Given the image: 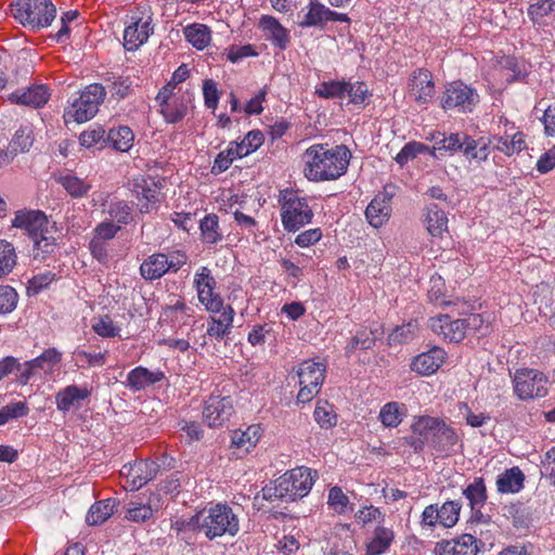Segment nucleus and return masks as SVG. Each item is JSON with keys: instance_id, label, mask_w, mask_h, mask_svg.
Returning <instances> with one entry per match:
<instances>
[{"instance_id": "obj_1", "label": "nucleus", "mask_w": 555, "mask_h": 555, "mask_svg": "<svg viewBox=\"0 0 555 555\" xmlns=\"http://www.w3.org/2000/svg\"><path fill=\"white\" fill-rule=\"evenodd\" d=\"M406 442L416 453L428 448L442 455H451L462 446L455 428L443 418L429 415L414 417Z\"/></svg>"}, {"instance_id": "obj_2", "label": "nucleus", "mask_w": 555, "mask_h": 555, "mask_svg": "<svg viewBox=\"0 0 555 555\" xmlns=\"http://www.w3.org/2000/svg\"><path fill=\"white\" fill-rule=\"evenodd\" d=\"M350 158L351 152L346 145L318 143L304 153L302 172L312 182L336 180L347 171Z\"/></svg>"}, {"instance_id": "obj_3", "label": "nucleus", "mask_w": 555, "mask_h": 555, "mask_svg": "<svg viewBox=\"0 0 555 555\" xmlns=\"http://www.w3.org/2000/svg\"><path fill=\"white\" fill-rule=\"evenodd\" d=\"M178 530H192L212 541L221 537L234 538L240 531L238 516L228 504L218 503L198 511L188 520L176 522Z\"/></svg>"}, {"instance_id": "obj_4", "label": "nucleus", "mask_w": 555, "mask_h": 555, "mask_svg": "<svg viewBox=\"0 0 555 555\" xmlns=\"http://www.w3.org/2000/svg\"><path fill=\"white\" fill-rule=\"evenodd\" d=\"M14 228L21 229L34 242V258L43 259L52 254L56 246L54 237V223L49 221L41 210L23 209L15 212L12 220Z\"/></svg>"}, {"instance_id": "obj_5", "label": "nucleus", "mask_w": 555, "mask_h": 555, "mask_svg": "<svg viewBox=\"0 0 555 555\" xmlns=\"http://www.w3.org/2000/svg\"><path fill=\"white\" fill-rule=\"evenodd\" d=\"M106 90L101 83H91L85 87L69 102L64 112L66 124L72 121L82 124L91 120L99 112L106 98Z\"/></svg>"}, {"instance_id": "obj_6", "label": "nucleus", "mask_w": 555, "mask_h": 555, "mask_svg": "<svg viewBox=\"0 0 555 555\" xmlns=\"http://www.w3.org/2000/svg\"><path fill=\"white\" fill-rule=\"evenodd\" d=\"M11 12L22 25L35 30L50 26L56 17L51 0H20L12 4Z\"/></svg>"}, {"instance_id": "obj_7", "label": "nucleus", "mask_w": 555, "mask_h": 555, "mask_svg": "<svg viewBox=\"0 0 555 555\" xmlns=\"http://www.w3.org/2000/svg\"><path fill=\"white\" fill-rule=\"evenodd\" d=\"M514 395L520 401L544 398L548 393V376L537 369L521 367L512 376Z\"/></svg>"}, {"instance_id": "obj_8", "label": "nucleus", "mask_w": 555, "mask_h": 555, "mask_svg": "<svg viewBox=\"0 0 555 555\" xmlns=\"http://www.w3.org/2000/svg\"><path fill=\"white\" fill-rule=\"evenodd\" d=\"M325 373L326 363L324 361L308 359L297 365L295 374L298 377L299 385L298 403H308L320 392Z\"/></svg>"}, {"instance_id": "obj_9", "label": "nucleus", "mask_w": 555, "mask_h": 555, "mask_svg": "<svg viewBox=\"0 0 555 555\" xmlns=\"http://www.w3.org/2000/svg\"><path fill=\"white\" fill-rule=\"evenodd\" d=\"M313 211L308 199L294 192H285L281 204V221L287 232H296L309 224Z\"/></svg>"}, {"instance_id": "obj_10", "label": "nucleus", "mask_w": 555, "mask_h": 555, "mask_svg": "<svg viewBox=\"0 0 555 555\" xmlns=\"http://www.w3.org/2000/svg\"><path fill=\"white\" fill-rule=\"evenodd\" d=\"M478 103L479 94L477 91L462 81L449 83L441 96V107L444 111L472 113Z\"/></svg>"}, {"instance_id": "obj_11", "label": "nucleus", "mask_w": 555, "mask_h": 555, "mask_svg": "<svg viewBox=\"0 0 555 555\" xmlns=\"http://www.w3.org/2000/svg\"><path fill=\"white\" fill-rule=\"evenodd\" d=\"M313 482L311 469L304 466L296 467L279 477V491L284 494L285 502H294L306 496Z\"/></svg>"}, {"instance_id": "obj_12", "label": "nucleus", "mask_w": 555, "mask_h": 555, "mask_svg": "<svg viewBox=\"0 0 555 555\" xmlns=\"http://www.w3.org/2000/svg\"><path fill=\"white\" fill-rule=\"evenodd\" d=\"M399 186L393 183L384 185L382 192L377 193L365 209V217L373 228H380L391 217V201L397 195Z\"/></svg>"}, {"instance_id": "obj_13", "label": "nucleus", "mask_w": 555, "mask_h": 555, "mask_svg": "<svg viewBox=\"0 0 555 555\" xmlns=\"http://www.w3.org/2000/svg\"><path fill=\"white\" fill-rule=\"evenodd\" d=\"M194 287L197 292L199 302L210 313L219 312L222 309L223 300L216 293V280L207 267H199L194 274Z\"/></svg>"}, {"instance_id": "obj_14", "label": "nucleus", "mask_w": 555, "mask_h": 555, "mask_svg": "<svg viewBox=\"0 0 555 555\" xmlns=\"http://www.w3.org/2000/svg\"><path fill=\"white\" fill-rule=\"evenodd\" d=\"M131 191L138 201L139 210L149 214L160 203V184L149 176H137L132 179Z\"/></svg>"}, {"instance_id": "obj_15", "label": "nucleus", "mask_w": 555, "mask_h": 555, "mask_svg": "<svg viewBox=\"0 0 555 555\" xmlns=\"http://www.w3.org/2000/svg\"><path fill=\"white\" fill-rule=\"evenodd\" d=\"M158 465L153 461L142 460L124 465L120 475L126 478L125 489L134 491L156 477Z\"/></svg>"}, {"instance_id": "obj_16", "label": "nucleus", "mask_w": 555, "mask_h": 555, "mask_svg": "<svg viewBox=\"0 0 555 555\" xmlns=\"http://www.w3.org/2000/svg\"><path fill=\"white\" fill-rule=\"evenodd\" d=\"M480 541L470 533H464L450 540H443L436 544L435 555H477L480 550Z\"/></svg>"}, {"instance_id": "obj_17", "label": "nucleus", "mask_w": 555, "mask_h": 555, "mask_svg": "<svg viewBox=\"0 0 555 555\" xmlns=\"http://www.w3.org/2000/svg\"><path fill=\"white\" fill-rule=\"evenodd\" d=\"M233 413V401L230 397H210L203 410L204 422L209 427H220L230 420Z\"/></svg>"}, {"instance_id": "obj_18", "label": "nucleus", "mask_w": 555, "mask_h": 555, "mask_svg": "<svg viewBox=\"0 0 555 555\" xmlns=\"http://www.w3.org/2000/svg\"><path fill=\"white\" fill-rule=\"evenodd\" d=\"M258 28L264 40L281 51L287 49L291 43V33L280 21L272 15H261L258 21Z\"/></svg>"}, {"instance_id": "obj_19", "label": "nucleus", "mask_w": 555, "mask_h": 555, "mask_svg": "<svg viewBox=\"0 0 555 555\" xmlns=\"http://www.w3.org/2000/svg\"><path fill=\"white\" fill-rule=\"evenodd\" d=\"M152 17L131 16V22L124 31V46L128 51H134L145 43L153 33Z\"/></svg>"}, {"instance_id": "obj_20", "label": "nucleus", "mask_w": 555, "mask_h": 555, "mask_svg": "<svg viewBox=\"0 0 555 555\" xmlns=\"http://www.w3.org/2000/svg\"><path fill=\"white\" fill-rule=\"evenodd\" d=\"M433 75L427 69H417L409 79V95L418 104L429 103L435 95Z\"/></svg>"}, {"instance_id": "obj_21", "label": "nucleus", "mask_w": 555, "mask_h": 555, "mask_svg": "<svg viewBox=\"0 0 555 555\" xmlns=\"http://www.w3.org/2000/svg\"><path fill=\"white\" fill-rule=\"evenodd\" d=\"M429 326L437 335L450 343H459L466 336L464 321L452 320L449 314H439L430 318Z\"/></svg>"}, {"instance_id": "obj_22", "label": "nucleus", "mask_w": 555, "mask_h": 555, "mask_svg": "<svg viewBox=\"0 0 555 555\" xmlns=\"http://www.w3.org/2000/svg\"><path fill=\"white\" fill-rule=\"evenodd\" d=\"M165 378V373L159 370H149L145 366H137L128 372L125 387L133 392L142 391Z\"/></svg>"}, {"instance_id": "obj_23", "label": "nucleus", "mask_w": 555, "mask_h": 555, "mask_svg": "<svg viewBox=\"0 0 555 555\" xmlns=\"http://www.w3.org/2000/svg\"><path fill=\"white\" fill-rule=\"evenodd\" d=\"M193 100L194 93L191 90H185L164 104L159 109L160 114L167 122L176 124L182 120L193 108Z\"/></svg>"}, {"instance_id": "obj_24", "label": "nucleus", "mask_w": 555, "mask_h": 555, "mask_svg": "<svg viewBox=\"0 0 555 555\" xmlns=\"http://www.w3.org/2000/svg\"><path fill=\"white\" fill-rule=\"evenodd\" d=\"M447 352L441 347H433L413 358L411 370L420 375L429 376L443 364Z\"/></svg>"}, {"instance_id": "obj_25", "label": "nucleus", "mask_w": 555, "mask_h": 555, "mask_svg": "<svg viewBox=\"0 0 555 555\" xmlns=\"http://www.w3.org/2000/svg\"><path fill=\"white\" fill-rule=\"evenodd\" d=\"M234 314L235 312L231 306L222 305V309L208 319L207 335L219 341L225 339L233 327Z\"/></svg>"}, {"instance_id": "obj_26", "label": "nucleus", "mask_w": 555, "mask_h": 555, "mask_svg": "<svg viewBox=\"0 0 555 555\" xmlns=\"http://www.w3.org/2000/svg\"><path fill=\"white\" fill-rule=\"evenodd\" d=\"M262 434L263 429L259 424L234 430L231 435V447L236 450L237 456H243L257 446Z\"/></svg>"}, {"instance_id": "obj_27", "label": "nucleus", "mask_w": 555, "mask_h": 555, "mask_svg": "<svg viewBox=\"0 0 555 555\" xmlns=\"http://www.w3.org/2000/svg\"><path fill=\"white\" fill-rule=\"evenodd\" d=\"M90 395L91 389L87 385H69L55 395V404L59 411L66 413L74 406L79 405V403L89 398Z\"/></svg>"}, {"instance_id": "obj_28", "label": "nucleus", "mask_w": 555, "mask_h": 555, "mask_svg": "<svg viewBox=\"0 0 555 555\" xmlns=\"http://www.w3.org/2000/svg\"><path fill=\"white\" fill-rule=\"evenodd\" d=\"M444 289L446 284L444 280L439 275H433L429 280V287L427 291L428 298L430 302L438 307H444V306H462V308L459 309V313H465L468 310H473L474 307L469 305L466 301L461 302L460 299H456L455 301L447 300L444 296Z\"/></svg>"}, {"instance_id": "obj_29", "label": "nucleus", "mask_w": 555, "mask_h": 555, "mask_svg": "<svg viewBox=\"0 0 555 555\" xmlns=\"http://www.w3.org/2000/svg\"><path fill=\"white\" fill-rule=\"evenodd\" d=\"M9 99L13 103L37 108L48 102L49 93L44 86L39 85L25 90H16L10 94Z\"/></svg>"}, {"instance_id": "obj_30", "label": "nucleus", "mask_w": 555, "mask_h": 555, "mask_svg": "<svg viewBox=\"0 0 555 555\" xmlns=\"http://www.w3.org/2000/svg\"><path fill=\"white\" fill-rule=\"evenodd\" d=\"M525 475L518 466L505 469L496 477V490L500 493H518L524 488Z\"/></svg>"}, {"instance_id": "obj_31", "label": "nucleus", "mask_w": 555, "mask_h": 555, "mask_svg": "<svg viewBox=\"0 0 555 555\" xmlns=\"http://www.w3.org/2000/svg\"><path fill=\"white\" fill-rule=\"evenodd\" d=\"M168 271L167 255L158 253L146 258L140 266V273L144 280L160 279Z\"/></svg>"}, {"instance_id": "obj_32", "label": "nucleus", "mask_w": 555, "mask_h": 555, "mask_svg": "<svg viewBox=\"0 0 555 555\" xmlns=\"http://www.w3.org/2000/svg\"><path fill=\"white\" fill-rule=\"evenodd\" d=\"M408 409L404 403L390 401L385 403L378 414V420L386 428H397L406 416Z\"/></svg>"}, {"instance_id": "obj_33", "label": "nucleus", "mask_w": 555, "mask_h": 555, "mask_svg": "<svg viewBox=\"0 0 555 555\" xmlns=\"http://www.w3.org/2000/svg\"><path fill=\"white\" fill-rule=\"evenodd\" d=\"M393 540L395 533L392 529L384 526H377L373 531L371 540L366 544L365 555L384 554L390 547Z\"/></svg>"}, {"instance_id": "obj_34", "label": "nucleus", "mask_w": 555, "mask_h": 555, "mask_svg": "<svg viewBox=\"0 0 555 555\" xmlns=\"http://www.w3.org/2000/svg\"><path fill=\"white\" fill-rule=\"evenodd\" d=\"M79 139H134L132 130L128 126L112 127L106 134V130L100 124H93L88 130L83 131Z\"/></svg>"}, {"instance_id": "obj_35", "label": "nucleus", "mask_w": 555, "mask_h": 555, "mask_svg": "<svg viewBox=\"0 0 555 555\" xmlns=\"http://www.w3.org/2000/svg\"><path fill=\"white\" fill-rule=\"evenodd\" d=\"M330 9L318 0H310L299 23L301 27L324 26L328 22Z\"/></svg>"}, {"instance_id": "obj_36", "label": "nucleus", "mask_w": 555, "mask_h": 555, "mask_svg": "<svg viewBox=\"0 0 555 555\" xmlns=\"http://www.w3.org/2000/svg\"><path fill=\"white\" fill-rule=\"evenodd\" d=\"M116 500L105 499L95 502L89 508L86 521L89 526H99L105 522L115 512Z\"/></svg>"}, {"instance_id": "obj_37", "label": "nucleus", "mask_w": 555, "mask_h": 555, "mask_svg": "<svg viewBox=\"0 0 555 555\" xmlns=\"http://www.w3.org/2000/svg\"><path fill=\"white\" fill-rule=\"evenodd\" d=\"M452 151H462L467 158L483 160L488 156L486 141H450L447 146Z\"/></svg>"}, {"instance_id": "obj_38", "label": "nucleus", "mask_w": 555, "mask_h": 555, "mask_svg": "<svg viewBox=\"0 0 555 555\" xmlns=\"http://www.w3.org/2000/svg\"><path fill=\"white\" fill-rule=\"evenodd\" d=\"M55 181L64 188L68 195L75 198L83 197L91 189L89 182L72 173L59 175L55 177Z\"/></svg>"}, {"instance_id": "obj_39", "label": "nucleus", "mask_w": 555, "mask_h": 555, "mask_svg": "<svg viewBox=\"0 0 555 555\" xmlns=\"http://www.w3.org/2000/svg\"><path fill=\"white\" fill-rule=\"evenodd\" d=\"M379 334L378 326H375L374 328L363 327L359 330L346 346V353L350 354L357 349L366 350L372 348Z\"/></svg>"}, {"instance_id": "obj_40", "label": "nucleus", "mask_w": 555, "mask_h": 555, "mask_svg": "<svg viewBox=\"0 0 555 555\" xmlns=\"http://www.w3.org/2000/svg\"><path fill=\"white\" fill-rule=\"evenodd\" d=\"M183 33L188 42L197 50H204L210 43L211 31L204 24L194 23L188 25Z\"/></svg>"}, {"instance_id": "obj_41", "label": "nucleus", "mask_w": 555, "mask_h": 555, "mask_svg": "<svg viewBox=\"0 0 555 555\" xmlns=\"http://www.w3.org/2000/svg\"><path fill=\"white\" fill-rule=\"evenodd\" d=\"M463 495L468 501L470 508L483 507L488 495L485 481L481 477H476L463 489Z\"/></svg>"}, {"instance_id": "obj_42", "label": "nucleus", "mask_w": 555, "mask_h": 555, "mask_svg": "<svg viewBox=\"0 0 555 555\" xmlns=\"http://www.w3.org/2000/svg\"><path fill=\"white\" fill-rule=\"evenodd\" d=\"M426 227L431 236H440L448 228V218L436 204L427 207Z\"/></svg>"}, {"instance_id": "obj_43", "label": "nucleus", "mask_w": 555, "mask_h": 555, "mask_svg": "<svg viewBox=\"0 0 555 555\" xmlns=\"http://www.w3.org/2000/svg\"><path fill=\"white\" fill-rule=\"evenodd\" d=\"M61 360L62 352L56 348H49L30 361L33 363V367H35L37 372L50 375L54 372L55 366L60 364Z\"/></svg>"}, {"instance_id": "obj_44", "label": "nucleus", "mask_w": 555, "mask_h": 555, "mask_svg": "<svg viewBox=\"0 0 555 555\" xmlns=\"http://www.w3.org/2000/svg\"><path fill=\"white\" fill-rule=\"evenodd\" d=\"M314 421L321 428H332L337 424V414L334 406L327 401H319L313 412Z\"/></svg>"}, {"instance_id": "obj_45", "label": "nucleus", "mask_w": 555, "mask_h": 555, "mask_svg": "<svg viewBox=\"0 0 555 555\" xmlns=\"http://www.w3.org/2000/svg\"><path fill=\"white\" fill-rule=\"evenodd\" d=\"M79 367H101L106 362L107 351L89 352L81 348H76L73 352Z\"/></svg>"}, {"instance_id": "obj_46", "label": "nucleus", "mask_w": 555, "mask_h": 555, "mask_svg": "<svg viewBox=\"0 0 555 555\" xmlns=\"http://www.w3.org/2000/svg\"><path fill=\"white\" fill-rule=\"evenodd\" d=\"M157 506L153 507L151 500L147 503L130 502L125 517L134 522H144L150 519Z\"/></svg>"}, {"instance_id": "obj_47", "label": "nucleus", "mask_w": 555, "mask_h": 555, "mask_svg": "<svg viewBox=\"0 0 555 555\" xmlns=\"http://www.w3.org/2000/svg\"><path fill=\"white\" fill-rule=\"evenodd\" d=\"M16 264V253L14 246L0 240V279L8 275Z\"/></svg>"}, {"instance_id": "obj_48", "label": "nucleus", "mask_w": 555, "mask_h": 555, "mask_svg": "<svg viewBox=\"0 0 555 555\" xmlns=\"http://www.w3.org/2000/svg\"><path fill=\"white\" fill-rule=\"evenodd\" d=\"M29 408L24 401L11 402L0 409V426L8 424L13 420L26 416Z\"/></svg>"}, {"instance_id": "obj_49", "label": "nucleus", "mask_w": 555, "mask_h": 555, "mask_svg": "<svg viewBox=\"0 0 555 555\" xmlns=\"http://www.w3.org/2000/svg\"><path fill=\"white\" fill-rule=\"evenodd\" d=\"M199 228L205 243L216 244L221 240V234L219 233V221L216 215L205 216L201 221Z\"/></svg>"}, {"instance_id": "obj_50", "label": "nucleus", "mask_w": 555, "mask_h": 555, "mask_svg": "<svg viewBox=\"0 0 555 555\" xmlns=\"http://www.w3.org/2000/svg\"><path fill=\"white\" fill-rule=\"evenodd\" d=\"M527 12L534 24H542L546 16L555 13V1L538 0L528 7Z\"/></svg>"}, {"instance_id": "obj_51", "label": "nucleus", "mask_w": 555, "mask_h": 555, "mask_svg": "<svg viewBox=\"0 0 555 555\" xmlns=\"http://www.w3.org/2000/svg\"><path fill=\"white\" fill-rule=\"evenodd\" d=\"M347 81H323L318 85L315 93L324 99H343L346 95Z\"/></svg>"}, {"instance_id": "obj_52", "label": "nucleus", "mask_w": 555, "mask_h": 555, "mask_svg": "<svg viewBox=\"0 0 555 555\" xmlns=\"http://www.w3.org/2000/svg\"><path fill=\"white\" fill-rule=\"evenodd\" d=\"M91 327L95 334L103 338L117 337L121 331L120 327L116 325V323L108 315L94 319Z\"/></svg>"}, {"instance_id": "obj_53", "label": "nucleus", "mask_w": 555, "mask_h": 555, "mask_svg": "<svg viewBox=\"0 0 555 555\" xmlns=\"http://www.w3.org/2000/svg\"><path fill=\"white\" fill-rule=\"evenodd\" d=\"M461 504L455 501H448L439 508L440 525L444 528L453 527L460 517Z\"/></svg>"}, {"instance_id": "obj_54", "label": "nucleus", "mask_w": 555, "mask_h": 555, "mask_svg": "<svg viewBox=\"0 0 555 555\" xmlns=\"http://www.w3.org/2000/svg\"><path fill=\"white\" fill-rule=\"evenodd\" d=\"M18 302L17 292L10 285H0V314L13 312Z\"/></svg>"}, {"instance_id": "obj_55", "label": "nucleus", "mask_w": 555, "mask_h": 555, "mask_svg": "<svg viewBox=\"0 0 555 555\" xmlns=\"http://www.w3.org/2000/svg\"><path fill=\"white\" fill-rule=\"evenodd\" d=\"M31 141H10L5 147H0V167L8 165L20 152L30 149Z\"/></svg>"}, {"instance_id": "obj_56", "label": "nucleus", "mask_w": 555, "mask_h": 555, "mask_svg": "<svg viewBox=\"0 0 555 555\" xmlns=\"http://www.w3.org/2000/svg\"><path fill=\"white\" fill-rule=\"evenodd\" d=\"M327 504L337 514H345L349 511V498L339 487H333L328 491Z\"/></svg>"}, {"instance_id": "obj_57", "label": "nucleus", "mask_w": 555, "mask_h": 555, "mask_svg": "<svg viewBox=\"0 0 555 555\" xmlns=\"http://www.w3.org/2000/svg\"><path fill=\"white\" fill-rule=\"evenodd\" d=\"M416 328V324L412 322L397 326L388 336L389 345L405 344L412 340Z\"/></svg>"}, {"instance_id": "obj_58", "label": "nucleus", "mask_w": 555, "mask_h": 555, "mask_svg": "<svg viewBox=\"0 0 555 555\" xmlns=\"http://www.w3.org/2000/svg\"><path fill=\"white\" fill-rule=\"evenodd\" d=\"M462 321H464L466 335L477 333L486 335L489 332V320L485 319L482 314L472 313L466 319H462Z\"/></svg>"}, {"instance_id": "obj_59", "label": "nucleus", "mask_w": 555, "mask_h": 555, "mask_svg": "<svg viewBox=\"0 0 555 555\" xmlns=\"http://www.w3.org/2000/svg\"><path fill=\"white\" fill-rule=\"evenodd\" d=\"M78 12L70 10L66 11L61 16V28L54 35H51V39L57 43H64L69 39L70 27L69 24L76 21Z\"/></svg>"}, {"instance_id": "obj_60", "label": "nucleus", "mask_w": 555, "mask_h": 555, "mask_svg": "<svg viewBox=\"0 0 555 555\" xmlns=\"http://www.w3.org/2000/svg\"><path fill=\"white\" fill-rule=\"evenodd\" d=\"M107 214L112 220L119 224H127L131 219V208L122 201L112 202L108 206Z\"/></svg>"}, {"instance_id": "obj_61", "label": "nucleus", "mask_w": 555, "mask_h": 555, "mask_svg": "<svg viewBox=\"0 0 555 555\" xmlns=\"http://www.w3.org/2000/svg\"><path fill=\"white\" fill-rule=\"evenodd\" d=\"M460 414L465 418L466 424L473 428L481 427L490 421V416L486 413H474L467 403H459Z\"/></svg>"}, {"instance_id": "obj_62", "label": "nucleus", "mask_w": 555, "mask_h": 555, "mask_svg": "<svg viewBox=\"0 0 555 555\" xmlns=\"http://www.w3.org/2000/svg\"><path fill=\"white\" fill-rule=\"evenodd\" d=\"M356 520L358 524L363 526L377 522L382 524L385 520V515L380 512L379 508L369 505L364 506L356 513Z\"/></svg>"}, {"instance_id": "obj_63", "label": "nucleus", "mask_w": 555, "mask_h": 555, "mask_svg": "<svg viewBox=\"0 0 555 555\" xmlns=\"http://www.w3.org/2000/svg\"><path fill=\"white\" fill-rule=\"evenodd\" d=\"M346 87V95L349 96L351 103L358 105L365 103L367 96L370 95V92L367 86L364 82H347Z\"/></svg>"}, {"instance_id": "obj_64", "label": "nucleus", "mask_w": 555, "mask_h": 555, "mask_svg": "<svg viewBox=\"0 0 555 555\" xmlns=\"http://www.w3.org/2000/svg\"><path fill=\"white\" fill-rule=\"evenodd\" d=\"M425 151H428V147L417 141H410L408 144L403 146V149L397 154L396 162L403 166L410 159L416 157L417 154H421Z\"/></svg>"}]
</instances>
